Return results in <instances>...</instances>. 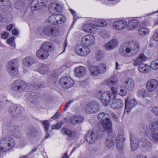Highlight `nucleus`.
Returning a JSON list of instances; mask_svg holds the SVG:
<instances>
[{"label":"nucleus","instance_id":"c9c22d12","mask_svg":"<svg viewBox=\"0 0 158 158\" xmlns=\"http://www.w3.org/2000/svg\"><path fill=\"white\" fill-rule=\"evenodd\" d=\"M138 70L140 72L144 73H147L149 71V69L148 66L143 64L139 65Z\"/></svg>","mask_w":158,"mask_h":158},{"label":"nucleus","instance_id":"e2e57ef3","mask_svg":"<svg viewBox=\"0 0 158 158\" xmlns=\"http://www.w3.org/2000/svg\"><path fill=\"white\" fill-rule=\"evenodd\" d=\"M37 34L41 35L44 34V28H41L39 29L37 31Z\"/></svg>","mask_w":158,"mask_h":158},{"label":"nucleus","instance_id":"8fccbe9b","mask_svg":"<svg viewBox=\"0 0 158 158\" xmlns=\"http://www.w3.org/2000/svg\"><path fill=\"white\" fill-rule=\"evenodd\" d=\"M118 94L122 96H124L127 94V91L126 90L121 88H119Z\"/></svg>","mask_w":158,"mask_h":158},{"label":"nucleus","instance_id":"3c124183","mask_svg":"<svg viewBox=\"0 0 158 158\" xmlns=\"http://www.w3.org/2000/svg\"><path fill=\"white\" fill-rule=\"evenodd\" d=\"M10 2L8 0H0V6H8Z\"/></svg>","mask_w":158,"mask_h":158},{"label":"nucleus","instance_id":"5701e85b","mask_svg":"<svg viewBox=\"0 0 158 158\" xmlns=\"http://www.w3.org/2000/svg\"><path fill=\"white\" fill-rule=\"evenodd\" d=\"M115 141V136L109 134L106 138L105 144L108 148L112 147L114 144Z\"/></svg>","mask_w":158,"mask_h":158},{"label":"nucleus","instance_id":"412c9836","mask_svg":"<svg viewBox=\"0 0 158 158\" xmlns=\"http://www.w3.org/2000/svg\"><path fill=\"white\" fill-rule=\"evenodd\" d=\"M19 129V127L13 126L9 127L8 130L11 135L16 138H19L21 135Z\"/></svg>","mask_w":158,"mask_h":158},{"label":"nucleus","instance_id":"f704fd0d","mask_svg":"<svg viewBox=\"0 0 158 158\" xmlns=\"http://www.w3.org/2000/svg\"><path fill=\"white\" fill-rule=\"evenodd\" d=\"M107 23L105 20L99 19L97 20L95 22V24L94 25L96 26V30L97 31L98 30V27H104L106 26L107 25Z\"/></svg>","mask_w":158,"mask_h":158},{"label":"nucleus","instance_id":"052dcab7","mask_svg":"<svg viewBox=\"0 0 158 158\" xmlns=\"http://www.w3.org/2000/svg\"><path fill=\"white\" fill-rule=\"evenodd\" d=\"M73 100H70L69 102H67L66 104L65 105L64 108V111H66L67 110L68 107H69V106L70 105L71 103H72V102H73Z\"/></svg>","mask_w":158,"mask_h":158},{"label":"nucleus","instance_id":"603ef678","mask_svg":"<svg viewBox=\"0 0 158 158\" xmlns=\"http://www.w3.org/2000/svg\"><path fill=\"white\" fill-rule=\"evenodd\" d=\"M77 117L76 116H73L70 118V122L73 125L76 124H77Z\"/></svg>","mask_w":158,"mask_h":158},{"label":"nucleus","instance_id":"774afa93","mask_svg":"<svg viewBox=\"0 0 158 158\" xmlns=\"http://www.w3.org/2000/svg\"><path fill=\"white\" fill-rule=\"evenodd\" d=\"M153 38L156 41H158V31H157L153 35Z\"/></svg>","mask_w":158,"mask_h":158},{"label":"nucleus","instance_id":"9d476101","mask_svg":"<svg viewBox=\"0 0 158 158\" xmlns=\"http://www.w3.org/2000/svg\"><path fill=\"white\" fill-rule=\"evenodd\" d=\"M125 111L129 113L132 109L137 104L136 100L134 98L128 97L125 99Z\"/></svg>","mask_w":158,"mask_h":158},{"label":"nucleus","instance_id":"4468645a","mask_svg":"<svg viewBox=\"0 0 158 158\" xmlns=\"http://www.w3.org/2000/svg\"><path fill=\"white\" fill-rule=\"evenodd\" d=\"M111 108L113 110H118L122 109L124 103L121 99L113 97L110 104Z\"/></svg>","mask_w":158,"mask_h":158},{"label":"nucleus","instance_id":"0e129e2a","mask_svg":"<svg viewBox=\"0 0 158 158\" xmlns=\"http://www.w3.org/2000/svg\"><path fill=\"white\" fill-rule=\"evenodd\" d=\"M101 35L104 38H106L109 36L108 34L106 32H103L101 33Z\"/></svg>","mask_w":158,"mask_h":158},{"label":"nucleus","instance_id":"ddd939ff","mask_svg":"<svg viewBox=\"0 0 158 158\" xmlns=\"http://www.w3.org/2000/svg\"><path fill=\"white\" fill-rule=\"evenodd\" d=\"M7 71L10 75L14 76L17 73L18 69L16 60H12L8 62L7 66Z\"/></svg>","mask_w":158,"mask_h":158},{"label":"nucleus","instance_id":"a211bd4d","mask_svg":"<svg viewBox=\"0 0 158 158\" xmlns=\"http://www.w3.org/2000/svg\"><path fill=\"white\" fill-rule=\"evenodd\" d=\"M96 26L92 23H86L83 25L82 27L83 30L86 32L94 33L96 32Z\"/></svg>","mask_w":158,"mask_h":158},{"label":"nucleus","instance_id":"393cba45","mask_svg":"<svg viewBox=\"0 0 158 158\" xmlns=\"http://www.w3.org/2000/svg\"><path fill=\"white\" fill-rule=\"evenodd\" d=\"M118 42L116 39H113L106 44L105 48L107 50H112L118 45Z\"/></svg>","mask_w":158,"mask_h":158},{"label":"nucleus","instance_id":"1a4fd4ad","mask_svg":"<svg viewBox=\"0 0 158 158\" xmlns=\"http://www.w3.org/2000/svg\"><path fill=\"white\" fill-rule=\"evenodd\" d=\"M113 97L111 92L107 91L101 95L100 99L102 104L105 106H107L110 102H111Z\"/></svg>","mask_w":158,"mask_h":158},{"label":"nucleus","instance_id":"f8f14e48","mask_svg":"<svg viewBox=\"0 0 158 158\" xmlns=\"http://www.w3.org/2000/svg\"><path fill=\"white\" fill-rule=\"evenodd\" d=\"M60 83L63 88L68 89L73 85L74 82L70 77L64 76L60 79Z\"/></svg>","mask_w":158,"mask_h":158},{"label":"nucleus","instance_id":"6e6d98bb","mask_svg":"<svg viewBox=\"0 0 158 158\" xmlns=\"http://www.w3.org/2000/svg\"><path fill=\"white\" fill-rule=\"evenodd\" d=\"M69 10L71 14L73 15V21L74 22H75L77 18V16L76 15V12L75 11L71 9H69Z\"/></svg>","mask_w":158,"mask_h":158},{"label":"nucleus","instance_id":"4be33fe9","mask_svg":"<svg viewBox=\"0 0 158 158\" xmlns=\"http://www.w3.org/2000/svg\"><path fill=\"white\" fill-rule=\"evenodd\" d=\"M37 56L39 59H46L49 56L48 52L47 51L40 47L36 52Z\"/></svg>","mask_w":158,"mask_h":158},{"label":"nucleus","instance_id":"2eb2a0df","mask_svg":"<svg viewBox=\"0 0 158 158\" xmlns=\"http://www.w3.org/2000/svg\"><path fill=\"white\" fill-rule=\"evenodd\" d=\"M98 134L96 131H89L86 135V139L89 143H92L97 140Z\"/></svg>","mask_w":158,"mask_h":158},{"label":"nucleus","instance_id":"864d4df0","mask_svg":"<svg viewBox=\"0 0 158 158\" xmlns=\"http://www.w3.org/2000/svg\"><path fill=\"white\" fill-rule=\"evenodd\" d=\"M47 0H35L33 2L36 3L38 2H39L40 5H41V6H44L46 5V4L47 2Z\"/></svg>","mask_w":158,"mask_h":158},{"label":"nucleus","instance_id":"69168bd1","mask_svg":"<svg viewBox=\"0 0 158 158\" xmlns=\"http://www.w3.org/2000/svg\"><path fill=\"white\" fill-rule=\"evenodd\" d=\"M111 116L113 118L114 120L116 122H118V118L117 116H116L114 113L111 114Z\"/></svg>","mask_w":158,"mask_h":158},{"label":"nucleus","instance_id":"37998d69","mask_svg":"<svg viewBox=\"0 0 158 158\" xmlns=\"http://www.w3.org/2000/svg\"><path fill=\"white\" fill-rule=\"evenodd\" d=\"M104 55L102 51H98L95 56L96 59L98 61L100 60L104 57Z\"/></svg>","mask_w":158,"mask_h":158},{"label":"nucleus","instance_id":"13d9d810","mask_svg":"<svg viewBox=\"0 0 158 158\" xmlns=\"http://www.w3.org/2000/svg\"><path fill=\"white\" fill-rule=\"evenodd\" d=\"M77 117V124L81 123L82 122V121L84 120V118L83 117L80 116H76Z\"/></svg>","mask_w":158,"mask_h":158},{"label":"nucleus","instance_id":"de8ad7c7","mask_svg":"<svg viewBox=\"0 0 158 158\" xmlns=\"http://www.w3.org/2000/svg\"><path fill=\"white\" fill-rule=\"evenodd\" d=\"M117 148L118 150H120L124 148L123 142H116Z\"/></svg>","mask_w":158,"mask_h":158},{"label":"nucleus","instance_id":"aec40b11","mask_svg":"<svg viewBox=\"0 0 158 158\" xmlns=\"http://www.w3.org/2000/svg\"><path fill=\"white\" fill-rule=\"evenodd\" d=\"M87 71L86 68L82 66H79L75 68L74 70L75 75L77 77L84 76L86 74Z\"/></svg>","mask_w":158,"mask_h":158},{"label":"nucleus","instance_id":"338daca9","mask_svg":"<svg viewBox=\"0 0 158 158\" xmlns=\"http://www.w3.org/2000/svg\"><path fill=\"white\" fill-rule=\"evenodd\" d=\"M8 36V34L7 33L4 32L2 34V38L6 39L7 38Z\"/></svg>","mask_w":158,"mask_h":158},{"label":"nucleus","instance_id":"4d7b16f0","mask_svg":"<svg viewBox=\"0 0 158 158\" xmlns=\"http://www.w3.org/2000/svg\"><path fill=\"white\" fill-rule=\"evenodd\" d=\"M120 54L122 56L125 57L128 56V55L127 53L126 52H125V51L124 49L122 48H120L119 50Z\"/></svg>","mask_w":158,"mask_h":158},{"label":"nucleus","instance_id":"a878e982","mask_svg":"<svg viewBox=\"0 0 158 158\" xmlns=\"http://www.w3.org/2000/svg\"><path fill=\"white\" fill-rule=\"evenodd\" d=\"M35 62V59L31 57L27 56L23 60V64L25 66L29 67L31 66Z\"/></svg>","mask_w":158,"mask_h":158},{"label":"nucleus","instance_id":"9b49d317","mask_svg":"<svg viewBox=\"0 0 158 158\" xmlns=\"http://www.w3.org/2000/svg\"><path fill=\"white\" fill-rule=\"evenodd\" d=\"M95 36L92 34L86 35L82 38L81 42L83 45L87 47L94 45L95 43Z\"/></svg>","mask_w":158,"mask_h":158},{"label":"nucleus","instance_id":"b1692460","mask_svg":"<svg viewBox=\"0 0 158 158\" xmlns=\"http://www.w3.org/2000/svg\"><path fill=\"white\" fill-rule=\"evenodd\" d=\"M61 9V6L60 4L55 3L50 4L49 7V11L53 14L60 11Z\"/></svg>","mask_w":158,"mask_h":158},{"label":"nucleus","instance_id":"49530a36","mask_svg":"<svg viewBox=\"0 0 158 158\" xmlns=\"http://www.w3.org/2000/svg\"><path fill=\"white\" fill-rule=\"evenodd\" d=\"M63 123V122H60L58 124L56 125H53L52 126V129L53 130L59 129L61 128Z\"/></svg>","mask_w":158,"mask_h":158},{"label":"nucleus","instance_id":"6e6552de","mask_svg":"<svg viewBox=\"0 0 158 158\" xmlns=\"http://www.w3.org/2000/svg\"><path fill=\"white\" fill-rule=\"evenodd\" d=\"M74 50L78 55L84 56L88 55L90 52L89 48L86 46L81 45H77L75 46Z\"/></svg>","mask_w":158,"mask_h":158},{"label":"nucleus","instance_id":"cd10ccee","mask_svg":"<svg viewBox=\"0 0 158 158\" xmlns=\"http://www.w3.org/2000/svg\"><path fill=\"white\" fill-rule=\"evenodd\" d=\"M38 65L39 67L37 69V70L40 73L44 75L48 73L49 72L48 68L46 65L39 64Z\"/></svg>","mask_w":158,"mask_h":158},{"label":"nucleus","instance_id":"473e14b6","mask_svg":"<svg viewBox=\"0 0 158 158\" xmlns=\"http://www.w3.org/2000/svg\"><path fill=\"white\" fill-rule=\"evenodd\" d=\"M61 131L62 134L66 135L69 137H73L76 135L74 131H73L70 129L66 128H63Z\"/></svg>","mask_w":158,"mask_h":158},{"label":"nucleus","instance_id":"20e7f679","mask_svg":"<svg viewBox=\"0 0 158 158\" xmlns=\"http://www.w3.org/2000/svg\"><path fill=\"white\" fill-rule=\"evenodd\" d=\"M139 49V43L136 41H131L129 42L125 51L127 53H131L129 57L133 56L136 54Z\"/></svg>","mask_w":158,"mask_h":158},{"label":"nucleus","instance_id":"f03ea898","mask_svg":"<svg viewBox=\"0 0 158 158\" xmlns=\"http://www.w3.org/2000/svg\"><path fill=\"white\" fill-rule=\"evenodd\" d=\"M15 145V141L12 137H6L0 139V154L12 149Z\"/></svg>","mask_w":158,"mask_h":158},{"label":"nucleus","instance_id":"dca6fc26","mask_svg":"<svg viewBox=\"0 0 158 158\" xmlns=\"http://www.w3.org/2000/svg\"><path fill=\"white\" fill-rule=\"evenodd\" d=\"M158 85V81L155 79L149 80L146 84V88L148 91L153 92L156 89Z\"/></svg>","mask_w":158,"mask_h":158},{"label":"nucleus","instance_id":"a18cd8bd","mask_svg":"<svg viewBox=\"0 0 158 158\" xmlns=\"http://www.w3.org/2000/svg\"><path fill=\"white\" fill-rule=\"evenodd\" d=\"M43 122L45 131H48V130L49 127V123L48 121L47 120H44Z\"/></svg>","mask_w":158,"mask_h":158},{"label":"nucleus","instance_id":"7c9ffc66","mask_svg":"<svg viewBox=\"0 0 158 158\" xmlns=\"http://www.w3.org/2000/svg\"><path fill=\"white\" fill-rule=\"evenodd\" d=\"M124 84L126 89H131L134 87L135 83L134 80L133 79L129 78L125 80Z\"/></svg>","mask_w":158,"mask_h":158},{"label":"nucleus","instance_id":"0eeeda50","mask_svg":"<svg viewBox=\"0 0 158 158\" xmlns=\"http://www.w3.org/2000/svg\"><path fill=\"white\" fill-rule=\"evenodd\" d=\"M84 109L88 113L93 114L98 112L100 109L98 103L95 102H90L84 106Z\"/></svg>","mask_w":158,"mask_h":158},{"label":"nucleus","instance_id":"e433bc0d","mask_svg":"<svg viewBox=\"0 0 158 158\" xmlns=\"http://www.w3.org/2000/svg\"><path fill=\"white\" fill-rule=\"evenodd\" d=\"M117 77L113 76L106 80V82L109 85H113L117 83Z\"/></svg>","mask_w":158,"mask_h":158},{"label":"nucleus","instance_id":"79ce46f5","mask_svg":"<svg viewBox=\"0 0 158 158\" xmlns=\"http://www.w3.org/2000/svg\"><path fill=\"white\" fill-rule=\"evenodd\" d=\"M57 18H58L57 21V24H60L64 23L65 21V18L62 15H58Z\"/></svg>","mask_w":158,"mask_h":158},{"label":"nucleus","instance_id":"58836bf2","mask_svg":"<svg viewBox=\"0 0 158 158\" xmlns=\"http://www.w3.org/2000/svg\"><path fill=\"white\" fill-rule=\"evenodd\" d=\"M150 129L153 131L158 130V122L155 121L152 122L149 126Z\"/></svg>","mask_w":158,"mask_h":158},{"label":"nucleus","instance_id":"c85d7f7f","mask_svg":"<svg viewBox=\"0 0 158 158\" xmlns=\"http://www.w3.org/2000/svg\"><path fill=\"white\" fill-rule=\"evenodd\" d=\"M41 47L48 52H51L54 49V46L52 43L49 41H46L43 43Z\"/></svg>","mask_w":158,"mask_h":158},{"label":"nucleus","instance_id":"680f3d73","mask_svg":"<svg viewBox=\"0 0 158 158\" xmlns=\"http://www.w3.org/2000/svg\"><path fill=\"white\" fill-rule=\"evenodd\" d=\"M152 112L158 116V107H153L152 109Z\"/></svg>","mask_w":158,"mask_h":158},{"label":"nucleus","instance_id":"f257e3e1","mask_svg":"<svg viewBox=\"0 0 158 158\" xmlns=\"http://www.w3.org/2000/svg\"><path fill=\"white\" fill-rule=\"evenodd\" d=\"M130 138L131 150L132 151L136 150L138 146L143 151L149 152L152 150V143L145 138L141 137L137 140L134 136L131 135Z\"/></svg>","mask_w":158,"mask_h":158},{"label":"nucleus","instance_id":"c756f323","mask_svg":"<svg viewBox=\"0 0 158 158\" xmlns=\"http://www.w3.org/2000/svg\"><path fill=\"white\" fill-rule=\"evenodd\" d=\"M139 24V22L135 19H132L129 20L127 26L128 28L132 30L136 28Z\"/></svg>","mask_w":158,"mask_h":158},{"label":"nucleus","instance_id":"7ed1b4c3","mask_svg":"<svg viewBox=\"0 0 158 158\" xmlns=\"http://www.w3.org/2000/svg\"><path fill=\"white\" fill-rule=\"evenodd\" d=\"M109 114L106 113H100L98 115L97 118L100 122L102 124L104 131L110 133L112 131L111 121L108 118Z\"/></svg>","mask_w":158,"mask_h":158},{"label":"nucleus","instance_id":"09e8293b","mask_svg":"<svg viewBox=\"0 0 158 158\" xmlns=\"http://www.w3.org/2000/svg\"><path fill=\"white\" fill-rule=\"evenodd\" d=\"M125 138L123 137V135H118L117 138L116 142H123Z\"/></svg>","mask_w":158,"mask_h":158},{"label":"nucleus","instance_id":"6ab92c4d","mask_svg":"<svg viewBox=\"0 0 158 158\" xmlns=\"http://www.w3.org/2000/svg\"><path fill=\"white\" fill-rule=\"evenodd\" d=\"M127 24V22L125 21L119 20L114 22L113 23L112 26L114 29L120 30L125 28Z\"/></svg>","mask_w":158,"mask_h":158},{"label":"nucleus","instance_id":"2f4dec72","mask_svg":"<svg viewBox=\"0 0 158 158\" xmlns=\"http://www.w3.org/2000/svg\"><path fill=\"white\" fill-rule=\"evenodd\" d=\"M9 111L12 115L14 116H18L20 114L21 111L19 108L11 106L9 108Z\"/></svg>","mask_w":158,"mask_h":158},{"label":"nucleus","instance_id":"f3484780","mask_svg":"<svg viewBox=\"0 0 158 158\" xmlns=\"http://www.w3.org/2000/svg\"><path fill=\"white\" fill-rule=\"evenodd\" d=\"M44 34L49 36L52 35L56 37L59 35L58 31L55 28L51 26L44 28Z\"/></svg>","mask_w":158,"mask_h":158},{"label":"nucleus","instance_id":"a19ab883","mask_svg":"<svg viewBox=\"0 0 158 158\" xmlns=\"http://www.w3.org/2000/svg\"><path fill=\"white\" fill-rule=\"evenodd\" d=\"M146 91L145 89H142L137 91V95L139 97L144 98L146 96Z\"/></svg>","mask_w":158,"mask_h":158},{"label":"nucleus","instance_id":"bb28decb","mask_svg":"<svg viewBox=\"0 0 158 158\" xmlns=\"http://www.w3.org/2000/svg\"><path fill=\"white\" fill-rule=\"evenodd\" d=\"M147 59V57L143 54H141L138 56L133 63V65L137 66L142 64V63L145 61Z\"/></svg>","mask_w":158,"mask_h":158},{"label":"nucleus","instance_id":"39448f33","mask_svg":"<svg viewBox=\"0 0 158 158\" xmlns=\"http://www.w3.org/2000/svg\"><path fill=\"white\" fill-rule=\"evenodd\" d=\"M106 64H101L97 66H91L89 68V70L90 74L96 76L106 71Z\"/></svg>","mask_w":158,"mask_h":158},{"label":"nucleus","instance_id":"ea45409f","mask_svg":"<svg viewBox=\"0 0 158 158\" xmlns=\"http://www.w3.org/2000/svg\"><path fill=\"white\" fill-rule=\"evenodd\" d=\"M57 15H52L49 17L48 19V21L49 23L53 24H57V21L58 18Z\"/></svg>","mask_w":158,"mask_h":158},{"label":"nucleus","instance_id":"c03bdc74","mask_svg":"<svg viewBox=\"0 0 158 158\" xmlns=\"http://www.w3.org/2000/svg\"><path fill=\"white\" fill-rule=\"evenodd\" d=\"M150 67L153 69H158V60H156L152 62L151 63Z\"/></svg>","mask_w":158,"mask_h":158},{"label":"nucleus","instance_id":"72a5a7b5","mask_svg":"<svg viewBox=\"0 0 158 158\" xmlns=\"http://www.w3.org/2000/svg\"><path fill=\"white\" fill-rule=\"evenodd\" d=\"M38 134L37 130L35 128L32 127L29 128L27 131V135L29 138L34 137Z\"/></svg>","mask_w":158,"mask_h":158},{"label":"nucleus","instance_id":"423d86ee","mask_svg":"<svg viewBox=\"0 0 158 158\" xmlns=\"http://www.w3.org/2000/svg\"><path fill=\"white\" fill-rule=\"evenodd\" d=\"M25 83L21 80L15 81L11 84V89L12 90L17 92H21L26 88Z\"/></svg>","mask_w":158,"mask_h":158},{"label":"nucleus","instance_id":"5fc2aeb1","mask_svg":"<svg viewBox=\"0 0 158 158\" xmlns=\"http://www.w3.org/2000/svg\"><path fill=\"white\" fill-rule=\"evenodd\" d=\"M152 137L154 141L158 142V133H153L152 135Z\"/></svg>","mask_w":158,"mask_h":158},{"label":"nucleus","instance_id":"4c0bfd02","mask_svg":"<svg viewBox=\"0 0 158 158\" xmlns=\"http://www.w3.org/2000/svg\"><path fill=\"white\" fill-rule=\"evenodd\" d=\"M150 30L146 27H141L138 30L139 33L143 35H145L149 34Z\"/></svg>","mask_w":158,"mask_h":158},{"label":"nucleus","instance_id":"bf43d9fd","mask_svg":"<svg viewBox=\"0 0 158 158\" xmlns=\"http://www.w3.org/2000/svg\"><path fill=\"white\" fill-rule=\"evenodd\" d=\"M119 88H116L114 87H112L111 88V90L113 94H118L119 91Z\"/></svg>","mask_w":158,"mask_h":158}]
</instances>
